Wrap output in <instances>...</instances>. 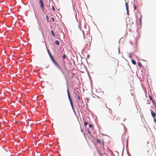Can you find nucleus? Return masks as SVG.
<instances>
[{"label":"nucleus","mask_w":156,"mask_h":156,"mask_svg":"<svg viewBox=\"0 0 156 156\" xmlns=\"http://www.w3.org/2000/svg\"><path fill=\"white\" fill-rule=\"evenodd\" d=\"M127 13L128 15H129V12H128V10H127Z\"/></svg>","instance_id":"nucleus-27"},{"label":"nucleus","mask_w":156,"mask_h":156,"mask_svg":"<svg viewBox=\"0 0 156 156\" xmlns=\"http://www.w3.org/2000/svg\"><path fill=\"white\" fill-rule=\"evenodd\" d=\"M51 19L53 22L54 21V19L53 18L51 17Z\"/></svg>","instance_id":"nucleus-24"},{"label":"nucleus","mask_w":156,"mask_h":156,"mask_svg":"<svg viewBox=\"0 0 156 156\" xmlns=\"http://www.w3.org/2000/svg\"><path fill=\"white\" fill-rule=\"evenodd\" d=\"M151 114L152 117L154 118L156 116L155 113L153 112V111H151Z\"/></svg>","instance_id":"nucleus-6"},{"label":"nucleus","mask_w":156,"mask_h":156,"mask_svg":"<svg viewBox=\"0 0 156 156\" xmlns=\"http://www.w3.org/2000/svg\"><path fill=\"white\" fill-rule=\"evenodd\" d=\"M104 142L103 140H102L101 142V144H102V145L103 146L104 145Z\"/></svg>","instance_id":"nucleus-19"},{"label":"nucleus","mask_w":156,"mask_h":156,"mask_svg":"<svg viewBox=\"0 0 156 156\" xmlns=\"http://www.w3.org/2000/svg\"><path fill=\"white\" fill-rule=\"evenodd\" d=\"M129 57L130 58H131L132 57V55L131 54H130L129 55Z\"/></svg>","instance_id":"nucleus-23"},{"label":"nucleus","mask_w":156,"mask_h":156,"mask_svg":"<svg viewBox=\"0 0 156 156\" xmlns=\"http://www.w3.org/2000/svg\"><path fill=\"white\" fill-rule=\"evenodd\" d=\"M131 61H132V63L133 64H134V65L136 64V61L132 59L131 60Z\"/></svg>","instance_id":"nucleus-11"},{"label":"nucleus","mask_w":156,"mask_h":156,"mask_svg":"<svg viewBox=\"0 0 156 156\" xmlns=\"http://www.w3.org/2000/svg\"><path fill=\"white\" fill-rule=\"evenodd\" d=\"M67 94H68V98H69V100L71 106H72V108L73 109V104L72 100L71 99V96L70 95L68 89L67 90Z\"/></svg>","instance_id":"nucleus-2"},{"label":"nucleus","mask_w":156,"mask_h":156,"mask_svg":"<svg viewBox=\"0 0 156 156\" xmlns=\"http://www.w3.org/2000/svg\"><path fill=\"white\" fill-rule=\"evenodd\" d=\"M119 99H120V100H121V98H120V97H119Z\"/></svg>","instance_id":"nucleus-31"},{"label":"nucleus","mask_w":156,"mask_h":156,"mask_svg":"<svg viewBox=\"0 0 156 156\" xmlns=\"http://www.w3.org/2000/svg\"><path fill=\"white\" fill-rule=\"evenodd\" d=\"M46 18H47L48 22V16L47 15L46 16Z\"/></svg>","instance_id":"nucleus-21"},{"label":"nucleus","mask_w":156,"mask_h":156,"mask_svg":"<svg viewBox=\"0 0 156 156\" xmlns=\"http://www.w3.org/2000/svg\"><path fill=\"white\" fill-rule=\"evenodd\" d=\"M52 9L53 10H55V9L53 6L52 5Z\"/></svg>","instance_id":"nucleus-25"},{"label":"nucleus","mask_w":156,"mask_h":156,"mask_svg":"<svg viewBox=\"0 0 156 156\" xmlns=\"http://www.w3.org/2000/svg\"><path fill=\"white\" fill-rule=\"evenodd\" d=\"M87 124V122H84V126H86Z\"/></svg>","instance_id":"nucleus-17"},{"label":"nucleus","mask_w":156,"mask_h":156,"mask_svg":"<svg viewBox=\"0 0 156 156\" xmlns=\"http://www.w3.org/2000/svg\"><path fill=\"white\" fill-rule=\"evenodd\" d=\"M50 58H51V59L52 61V62H53V63L54 62H55V60L54 58L52 56V55H51L50 56Z\"/></svg>","instance_id":"nucleus-9"},{"label":"nucleus","mask_w":156,"mask_h":156,"mask_svg":"<svg viewBox=\"0 0 156 156\" xmlns=\"http://www.w3.org/2000/svg\"><path fill=\"white\" fill-rule=\"evenodd\" d=\"M51 34L54 36H55V35L54 34V32L53 30H51Z\"/></svg>","instance_id":"nucleus-13"},{"label":"nucleus","mask_w":156,"mask_h":156,"mask_svg":"<svg viewBox=\"0 0 156 156\" xmlns=\"http://www.w3.org/2000/svg\"><path fill=\"white\" fill-rule=\"evenodd\" d=\"M149 98L152 101V102L153 103H154V100H153V99L152 98V96H151V95H149Z\"/></svg>","instance_id":"nucleus-8"},{"label":"nucleus","mask_w":156,"mask_h":156,"mask_svg":"<svg viewBox=\"0 0 156 156\" xmlns=\"http://www.w3.org/2000/svg\"><path fill=\"white\" fill-rule=\"evenodd\" d=\"M63 58H66V55L65 54H64L62 56Z\"/></svg>","instance_id":"nucleus-20"},{"label":"nucleus","mask_w":156,"mask_h":156,"mask_svg":"<svg viewBox=\"0 0 156 156\" xmlns=\"http://www.w3.org/2000/svg\"><path fill=\"white\" fill-rule=\"evenodd\" d=\"M155 107H156V105H155Z\"/></svg>","instance_id":"nucleus-32"},{"label":"nucleus","mask_w":156,"mask_h":156,"mask_svg":"<svg viewBox=\"0 0 156 156\" xmlns=\"http://www.w3.org/2000/svg\"><path fill=\"white\" fill-rule=\"evenodd\" d=\"M53 63L55 65V66L58 68L59 69H60L61 71H62V68L60 67L58 64L55 61V62H54Z\"/></svg>","instance_id":"nucleus-5"},{"label":"nucleus","mask_w":156,"mask_h":156,"mask_svg":"<svg viewBox=\"0 0 156 156\" xmlns=\"http://www.w3.org/2000/svg\"><path fill=\"white\" fill-rule=\"evenodd\" d=\"M138 65L140 67H141V66L142 64H141V63H140V62H138Z\"/></svg>","instance_id":"nucleus-16"},{"label":"nucleus","mask_w":156,"mask_h":156,"mask_svg":"<svg viewBox=\"0 0 156 156\" xmlns=\"http://www.w3.org/2000/svg\"><path fill=\"white\" fill-rule=\"evenodd\" d=\"M116 71H117V69H116V71H115V74H116Z\"/></svg>","instance_id":"nucleus-29"},{"label":"nucleus","mask_w":156,"mask_h":156,"mask_svg":"<svg viewBox=\"0 0 156 156\" xmlns=\"http://www.w3.org/2000/svg\"><path fill=\"white\" fill-rule=\"evenodd\" d=\"M89 126L90 127H93V125L91 124H90L89 125Z\"/></svg>","instance_id":"nucleus-22"},{"label":"nucleus","mask_w":156,"mask_h":156,"mask_svg":"<svg viewBox=\"0 0 156 156\" xmlns=\"http://www.w3.org/2000/svg\"><path fill=\"white\" fill-rule=\"evenodd\" d=\"M132 7L134 9H136V6L134 5L133 4Z\"/></svg>","instance_id":"nucleus-15"},{"label":"nucleus","mask_w":156,"mask_h":156,"mask_svg":"<svg viewBox=\"0 0 156 156\" xmlns=\"http://www.w3.org/2000/svg\"><path fill=\"white\" fill-rule=\"evenodd\" d=\"M96 141L99 144H100L101 142L100 140L98 139H97L96 140Z\"/></svg>","instance_id":"nucleus-14"},{"label":"nucleus","mask_w":156,"mask_h":156,"mask_svg":"<svg viewBox=\"0 0 156 156\" xmlns=\"http://www.w3.org/2000/svg\"><path fill=\"white\" fill-rule=\"evenodd\" d=\"M125 5H126V10H128L129 5H128V3L126 2L125 3Z\"/></svg>","instance_id":"nucleus-7"},{"label":"nucleus","mask_w":156,"mask_h":156,"mask_svg":"<svg viewBox=\"0 0 156 156\" xmlns=\"http://www.w3.org/2000/svg\"><path fill=\"white\" fill-rule=\"evenodd\" d=\"M89 38L90 39V40H91V38L90 37Z\"/></svg>","instance_id":"nucleus-30"},{"label":"nucleus","mask_w":156,"mask_h":156,"mask_svg":"<svg viewBox=\"0 0 156 156\" xmlns=\"http://www.w3.org/2000/svg\"><path fill=\"white\" fill-rule=\"evenodd\" d=\"M139 22L140 24H141L142 22V17L141 16L139 19Z\"/></svg>","instance_id":"nucleus-12"},{"label":"nucleus","mask_w":156,"mask_h":156,"mask_svg":"<svg viewBox=\"0 0 156 156\" xmlns=\"http://www.w3.org/2000/svg\"><path fill=\"white\" fill-rule=\"evenodd\" d=\"M154 121L155 122H156V119H154Z\"/></svg>","instance_id":"nucleus-26"},{"label":"nucleus","mask_w":156,"mask_h":156,"mask_svg":"<svg viewBox=\"0 0 156 156\" xmlns=\"http://www.w3.org/2000/svg\"><path fill=\"white\" fill-rule=\"evenodd\" d=\"M47 51H48V53L49 56H50L51 55V53H50L49 50H48Z\"/></svg>","instance_id":"nucleus-18"},{"label":"nucleus","mask_w":156,"mask_h":156,"mask_svg":"<svg viewBox=\"0 0 156 156\" xmlns=\"http://www.w3.org/2000/svg\"><path fill=\"white\" fill-rule=\"evenodd\" d=\"M78 98L79 99H80V96H78Z\"/></svg>","instance_id":"nucleus-28"},{"label":"nucleus","mask_w":156,"mask_h":156,"mask_svg":"<svg viewBox=\"0 0 156 156\" xmlns=\"http://www.w3.org/2000/svg\"><path fill=\"white\" fill-rule=\"evenodd\" d=\"M55 43L57 45H59V42L58 40H56V41H55Z\"/></svg>","instance_id":"nucleus-10"},{"label":"nucleus","mask_w":156,"mask_h":156,"mask_svg":"<svg viewBox=\"0 0 156 156\" xmlns=\"http://www.w3.org/2000/svg\"><path fill=\"white\" fill-rule=\"evenodd\" d=\"M39 2L40 4V6L41 7V8L42 9H44V3L43 1L42 0H39Z\"/></svg>","instance_id":"nucleus-3"},{"label":"nucleus","mask_w":156,"mask_h":156,"mask_svg":"<svg viewBox=\"0 0 156 156\" xmlns=\"http://www.w3.org/2000/svg\"><path fill=\"white\" fill-rule=\"evenodd\" d=\"M106 119L109 121H112L114 120H119L120 118L118 116L114 115L109 112L106 116Z\"/></svg>","instance_id":"nucleus-1"},{"label":"nucleus","mask_w":156,"mask_h":156,"mask_svg":"<svg viewBox=\"0 0 156 156\" xmlns=\"http://www.w3.org/2000/svg\"><path fill=\"white\" fill-rule=\"evenodd\" d=\"M53 63L55 65V66L58 68L59 69H60L61 71H62V68L60 67L58 64L55 61V62H54Z\"/></svg>","instance_id":"nucleus-4"}]
</instances>
